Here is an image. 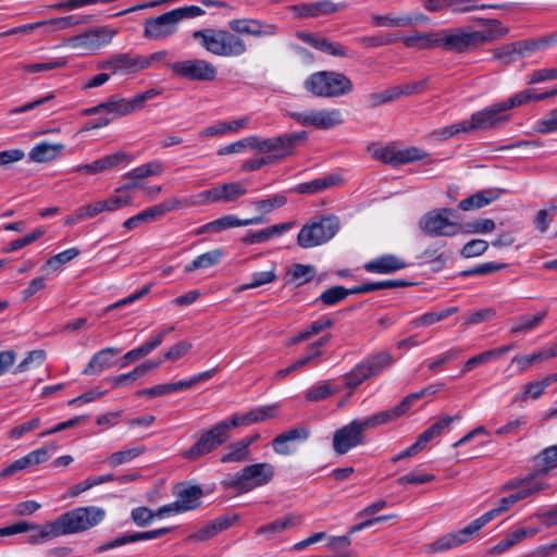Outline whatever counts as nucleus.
Listing matches in <instances>:
<instances>
[{
    "instance_id": "a18cd8bd",
    "label": "nucleus",
    "mask_w": 557,
    "mask_h": 557,
    "mask_svg": "<svg viewBox=\"0 0 557 557\" xmlns=\"http://www.w3.org/2000/svg\"><path fill=\"white\" fill-rule=\"evenodd\" d=\"M339 391V387H332L331 384L324 382L308 388L305 394V399L309 403L321 401Z\"/></svg>"
},
{
    "instance_id": "6ab92c4d",
    "label": "nucleus",
    "mask_w": 557,
    "mask_h": 557,
    "mask_svg": "<svg viewBox=\"0 0 557 557\" xmlns=\"http://www.w3.org/2000/svg\"><path fill=\"white\" fill-rule=\"evenodd\" d=\"M177 21L173 11L145 21L144 37L148 39H164L176 32Z\"/></svg>"
},
{
    "instance_id": "338daca9",
    "label": "nucleus",
    "mask_w": 557,
    "mask_h": 557,
    "mask_svg": "<svg viewBox=\"0 0 557 557\" xmlns=\"http://www.w3.org/2000/svg\"><path fill=\"white\" fill-rule=\"evenodd\" d=\"M398 165L399 164H406L413 161L423 160L429 154L425 151H422L421 149L417 147H409L406 149H398Z\"/></svg>"
},
{
    "instance_id": "c03bdc74",
    "label": "nucleus",
    "mask_w": 557,
    "mask_h": 557,
    "mask_svg": "<svg viewBox=\"0 0 557 557\" xmlns=\"http://www.w3.org/2000/svg\"><path fill=\"white\" fill-rule=\"evenodd\" d=\"M216 372H218V368H212L207 371L195 374L191 377H189L188 380L170 383L172 393L191 388L200 382L210 380L211 377H213L215 375Z\"/></svg>"
},
{
    "instance_id": "20e7f679",
    "label": "nucleus",
    "mask_w": 557,
    "mask_h": 557,
    "mask_svg": "<svg viewBox=\"0 0 557 557\" xmlns=\"http://www.w3.org/2000/svg\"><path fill=\"white\" fill-rule=\"evenodd\" d=\"M274 473V467L271 463H252L224 479L221 484L225 488H233L238 494H244L271 482Z\"/></svg>"
},
{
    "instance_id": "f8f14e48",
    "label": "nucleus",
    "mask_w": 557,
    "mask_h": 557,
    "mask_svg": "<svg viewBox=\"0 0 557 557\" xmlns=\"http://www.w3.org/2000/svg\"><path fill=\"white\" fill-rule=\"evenodd\" d=\"M451 212V209L430 211L422 216L419 226L428 236H455L462 231V226L447 218L446 214Z\"/></svg>"
},
{
    "instance_id": "0eeeda50",
    "label": "nucleus",
    "mask_w": 557,
    "mask_h": 557,
    "mask_svg": "<svg viewBox=\"0 0 557 557\" xmlns=\"http://www.w3.org/2000/svg\"><path fill=\"white\" fill-rule=\"evenodd\" d=\"M339 230V219L329 214L305 224L298 233L297 243L302 248H312L329 242Z\"/></svg>"
},
{
    "instance_id": "9b49d317",
    "label": "nucleus",
    "mask_w": 557,
    "mask_h": 557,
    "mask_svg": "<svg viewBox=\"0 0 557 557\" xmlns=\"http://www.w3.org/2000/svg\"><path fill=\"white\" fill-rule=\"evenodd\" d=\"M116 32L110 27H95L88 32L72 36L67 44L72 49L79 51L81 54L92 53L102 47L109 45Z\"/></svg>"
},
{
    "instance_id": "e2e57ef3",
    "label": "nucleus",
    "mask_w": 557,
    "mask_h": 557,
    "mask_svg": "<svg viewBox=\"0 0 557 557\" xmlns=\"http://www.w3.org/2000/svg\"><path fill=\"white\" fill-rule=\"evenodd\" d=\"M488 248V243L484 239H472L461 249L460 255L463 258H472L483 255Z\"/></svg>"
},
{
    "instance_id": "c85d7f7f",
    "label": "nucleus",
    "mask_w": 557,
    "mask_h": 557,
    "mask_svg": "<svg viewBox=\"0 0 557 557\" xmlns=\"http://www.w3.org/2000/svg\"><path fill=\"white\" fill-rule=\"evenodd\" d=\"M126 160H127V154L125 152L119 151V152L106 156L101 159H98L89 164L79 165L75 169V171L78 173L94 175V174H98L100 172L113 169Z\"/></svg>"
},
{
    "instance_id": "473e14b6",
    "label": "nucleus",
    "mask_w": 557,
    "mask_h": 557,
    "mask_svg": "<svg viewBox=\"0 0 557 557\" xmlns=\"http://www.w3.org/2000/svg\"><path fill=\"white\" fill-rule=\"evenodd\" d=\"M194 39L199 40L200 45L210 53L222 57L221 29L206 28L196 30L193 34Z\"/></svg>"
},
{
    "instance_id": "bb28decb",
    "label": "nucleus",
    "mask_w": 557,
    "mask_h": 557,
    "mask_svg": "<svg viewBox=\"0 0 557 557\" xmlns=\"http://www.w3.org/2000/svg\"><path fill=\"white\" fill-rule=\"evenodd\" d=\"M121 349L115 347H106L97 351L82 371L84 375L99 374L114 364L113 357L119 355Z\"/></svg>"
},
{
    "instance_id": "de8ad7c7",
    "label": "nucleus",
    "mask_w": 557,
    "mask_h": 557,
    "mask_svg": "<svg viewBox=\"0 0 557 557\" xmlns=\"http://www.w3.org/2000/svg\"><path fill=\"white\" fill-rule=\"evenodd\" d=\"M227 450L228 451L226 454H224L220 459L221 462H223V463L242 462V461L249 460V458H250L249 457L250 450L246 449L239 441L232 443L227 447Z\"/></svg>"
},
{
    "instance_id": "2eb2a0df",
    "label": "nucleus",
    "mask_w": 557,
    "mask_h": 557,
    "mask_svg": "<svg viewBox=\"0 0 557 557\" xmlns=\"http://www.w3.org/2000/svg\"><path fill=\"white\" fill-rule=\"evenodd\" d=\"M160 94L161 91L159 89L150 88L144 92L137 94L132 99L111 98L106 101V112L108 114H112L113 116L128 115L133 112L141 110L148 100L159 96Z\"/></svg>"
},
{
    "instance_id": "5701e85b",
    "label": "nucleus",
    "mask_w": 557,
    "mask_h": 557,
    "mask_svg": "<svg viewBox=\"0 0 557 557\" xmlns=\"http://www.w3.org/2000/svg\"><path fill=\"white\" fill-rule=\"evenodd\" d=\"M296 36L312 48L332 57H349L348 49L339 42L331 41L327 38L314 33L297 32Z\"/></svg>"
},
{
    "instance_id": "aec40b11",
    "label": "nucleus",
    "mask_w": 557,
    "mask_h": 557,
    "mask_svg": "<svg viewBox=\"0 0 557 557\" xmlns=\"http://www.w3.org/2000/svg\"><path fill=\"white\" fill-rule=\"evenodd\" d=\"M301 138L300 134H284L277 137L261 139L258 136H249L250 148L260 153H270L272 151L292 152L295 144Z\"/></svg>"
},
{
    "instance_id": "6e6552de",
    "label": "nucleus",
    "mask_w": 557,
    "mask_h": 557,
    "mask_svg": "<svg viewBox=\"0 0 557 557\" xmlns=\"http://www.w3.org/2000/svg\"><path fill=\"white\" fill-rule=\"evenodd\" d=\"M226 425L218 422L209 430L201 431L197 435L196 443L183 453V457L188 460H197L200 457L218 449L230 440V435L226 433Z\"/></svg>"
},
{
    "instance_id": "49530a36",
    "label": "nucleus",
    "mask_w": 557,
    "mask_h": 557,
    "mask_svg": "<svg viewBox=\"0 0 557 557\" xmlns=\"http://www.w3.org/2000/svg\"><path fill=\"white\" fill-rule=\"evenodd\" d=\"M290 281L297 286L310 282L315 275V268L310 264H294L289 271Z\"/></svg>"
},
{
    "instance_id": "a878e982",
    "label": "nucleus",
    "mask_w": 557,
    "mask_h": 557,
    "mask_svg": "<svg viewBox=\"0 0 557 557\" xmlns=\"http://www.w3.org/2000/svg\"><path fill=\"white\" fill-rule=\"evenodd\" d=\"M171 531V528H160L151 531H144V532H135L133 534H126L122 535L120 537H116L100 547H98L97 552L102 553L108 549H112L128 543H134L137 541H145V540H153L161 537L162 535L169 533Z\"/></svg>"
},
{
    "instance_id": "ddd939ff",
    "label": "nucleus",
    "mask_w": 557,
    "mask_h": 557,
    "mask_svg": "<svg viewBox=\"0 0 557 557\" xmlns=\"http://www.w3.org/2000/svg\"><path fill=\"white\" fill-rule=\"evenodd\" d=\"M289 116L304 126H312L320 129H330L344 122L342 112L338 109L290 112Z\"/></svg>"
},
{
    "instance_id": "58836bf2",
    "label": "nucleus",
    "mask_w": 557,
    "mask_h": 557,
    "mask_svg": "<svg viewBox=\"0 0 557 557\" xmlns=\"http://www.w3.org/2000/svg\"><path fill=\"white\" fill-rule=\"evenodd\" d=\"M540 467L534 471V475H547L548 472L557 467V445L543 449L535 458Z\"/></svg>"
},
{
    "instance_id": "72a5a7b5",
    "label": "nucleus",
    "mask_w": 557,
    "mask_h": 557,
    "mask_svg": "<svg viewBox=\"0 0 557 557\" xmlns=\"http://www.w3.org/2000/svg\"><path fill=\"white\" fill-rule=\"evenodd\" d=\"M301 523V517L290 513L283 518H278L265 525H261L257 529L256 533L258 535H265L270 539L272 535L276 533H281L289 528L298 525Z\"/></svg>"
},
{
    "instance_id": "a19ab883",
    "label": "nucleus",
    "mask_w": 557,
    "mask_h": 557,
    "mask_svg": "<svg viewBox=\"0 0 557 557\" xmlns=\"http://www.w3.org/2000/svg\"><path fill=\"white\" fill-rule=\"evenodd\" d=\"M548 310L544 309L534 315L523 314L515 320L510 329L511 334L528 332L536 329L542 321L547 317Z\"/></svg>"
},
{
    "instance_id": "cd10ccee",
    "label": "nucleus",
    "mask_w": 557,
    "mask_h": 557,
    "mask_svg": "<svg viewBox=\"0 0 557 557\" xmlns=\"http://www.w3.org/2000/svg\"><path fill=\"white\" fill-rule=\"evenodd\" d=\"M233 523V520L226 516L218 517L206 523L198 531L188 535L187 540L190 542H205L208 541L220 532L228 529Z\"/></svg>"
},
{
    "instance_id": "393cba45",
    "label": "nucleus",
    "mask_w": 557,
    "mask_h": 557,
    "mask_svg": "<svg viewBox=\"0 0 557 557\" xmlns=\"http://www.w3.org/2000/svg\"><path fill=\"white\" fill-rule=\"evenodd\" d=\"M407 267L404 259L386 253L367 262L363 268L369 273L391 274Z\"/></svg>"
},
{
    "instance_id": "4468645a",
    "label": "nucleus",
    "mask_w": 557,
    "mask_h": 557,
    "mask_svg": "<svg viewBox=\"0 0 557 557\" xmlns=\"http://www.w3.org/2000/svg\"><path fill=\"white\" fill-rule=\"evenodd\" d=\"M176 500L158 509L160 517L196 509L201 504L202 490L197 485L181 486L175 491Z\"/></svg>"
},
{
    "instance_id": "3c124183",
    "label": "nucleus",
    "mask_w": 557,
    "mask_h": 557,
    "mask_svg": "<svg viewBox=\"0 0 557 557\" xmlns=\"http://www.w3.org/2000/svg\"><path fill=\"white\" fill-rule=\"evenodd\" d=\"M539 476L540 475H534V472H532L529 476L522 479V487L519 490L522 499L549 487L548 483L536 481L535 479Z\"/></svg>"
},
{
    "instance_id": "9d476101",
    "label": "nucleus",
    "mask_w": 557,
    "mask_h": 557,
    "mask_svg": "<svg viewBox=\"0 0 557 557\" xmlns=\"http://www.w3.org/2000/svg\"><path fill=\"white\" fill-rule=\"evenodd\" d=\"M17 533H28L26 543L30 545L41 544L53 537L60 536V532L54 520L44 524L20 521L11 525L0 528V536H10Z\"/></svg>"
},
{
    "instance_id": "423d86ee",
    "label": "nucleus",
    "mask_w": 557,
    "mask_h": 557,
    "mask_svg": "<svg viewBox=\"0 0 557 557\" xmlns=\"http://www.w3.org/2000/svg\"><path fill=\"white\" fill-rule=\"evenodd\" d=\"M381 425L375 414L363 420L355 419L337 429L333 434V449L337 455H345L350 449L364 444V432Z\"/></svg>"
},
{
    "instance_id": "5fc2aeb1",
    "label": "nucleus",
    "mask_w": 557,
    "mask_h": 557,
    "mask_svg": "<svg viewBox=\"0 0 557 557\" xmlns=\"http://www.w3.org/2000/svg\"><path fill=\"white\" fill-rule=\"evenodd\" d=\"M370 377L371 376L369 375L368 371L360 362L345 375V386L350 389H355Z\"/></svg>"
},
{
    "instance_id": "ea45409f",
    "label": "nucleus",
    "mask_w": 557,
    "mask_h": 557,
    "mask_svg": "<svg viewBox=\"0 0 557 557\" xmlns=\"http://www.w3.org/2000/svg\"><path fill=\"white\" fill-rule=\"evenodd\" d=\"M456 312H458L457 307H450V308L441 310L438 312H426V313L411 320L408 324V329L413 330L417 327L430 326L436 322H440V321L448 318L449 315H451Z\"/></svg>"
},
{
    "instance_id": "412c9836",
    "label": "nucleus",
    "mask_w": 557,
    "mask_h": 557,
    "mask_svg": "<svg viewBox=\"0 0 557 557\" xmlns=\"http://www.w3.org/2000/svg\"><path fill=\"white\" fill-rule=\"evenodd\" d=\"M246 193L247 189L243 183L232 182L203 190L200 197L205 201L228 203L236 201Z\"/></svg>"
},
{
    "instance_id": "13d9d810",
    "label": "nucleus",
    "mask_w": 557,
    "mask_h": 557,
    "mask_svg": "<svg viewBox=\"0 0 557 557\" xmlns=\"http://www.w3.org/2000/svg\"><path fill=\"white\" fill-rule=\"evenodd\" d=\"M156 517L161 518L157 511H152L150 508L141 506L136 507L131 512V518L134 523L138 527H146L150 524Z\"/></svg>"
},
{
    "instance_id": "0e129e2a",
    "label": "nucleus",
    "mask_w": 557,
    "mask_h": 557,
    "mask_svg": "<svg viewBox=\"0 0 557 557\" xmlns=\"http://www.w3.org/2000/svg\"><path fill=\"white\" fill-rule=\"evenodd\" d=\"M46 360V351L42 349H36L28 352V355L20 362L15 369V373L24 372L29 369L30 364L36 363L40 366Z\"/></svg>"
},
{
    "instance_id": "7ed1b4c3",
    "label": "nucleus",
    "mask_w": 557,
    "mask_h": 557,
    "mask_svg": "<svg viewBox=\"0 0 557 557\" xmlns=\"http://www.w3.org/2000/svg\"><path fill=\"white\" fill-rule=\"evenodd\" d=\"M307 91L317 97L337 98L352 91L349 77L335 71H320L311 74L304 83Z\"/></svg>"
},
{
    "instance_id": "7c9ffc66",
    "label": "nucleus",
    "mask_w": 557,
    "mask_h": 557,
    "mask_svg": "<svg viewBox=\"0 0 557 557\" xmlns=\"http://www.w3.org/2000/svg\"><path fill=\"white\" fill-rule=\"evenodd\" d=\"M63 144H50L41 141L35 145L29 151V160L37 163H45L54 160L63 150Z\"/></svg>"
},
{
    "instance_id": "39448f33",
    "label": "nucleus",
    "mask_w": 557,
    "mask_h": 557,
    "mask_svg": "<svg viewBox=\"0 0 557 557\" xmlns=\"http://www.w3.org/2000/svg\"><path fill=\"white\" fill-rule=\"evenodd\" d=\"M106 516L103 509L96 506L78 507L60 515L54 521L60 536L86 531L99 524Z\"/></svg>"
},
{
    "instance_id": "b1692460",
    "label": "nucleus",
    "mask_w": 557,
    "mask_h": 557,
    "mask_svg": "<svg viewBox=\"0 0 557 557\" xmlns=\"http://www.w3.org/2000/svg\"><path fill=\"white\" fill-rule=\"evenodd\" d=\"M310 436V430L307 426H296L278 434L272 441L273 450L282 456L290 455L294 451L293 443H304Z\"/></svg>"
},
{
    "instance_id": "79ce46f5",
    "label": "nucleus",
    "mask_w": 557,
    "mask_h": 557,
    "mask_svg": "<svg viewBox=\"0 0 557 557\" xmlns=\"http://www.w3.org/2000/svg\"><path fill=\"white\" fill-rule=\"evenodd\" d=\"M412 400L409 396H406L397 406L392 409L377 412L375 413V417L379 419L381 425L386 424L407 413L410 410Z\"/></svg>"
},
{
    "instance_id": "f3484780",
    "label": "nucleus",
    "mask_w": 557,
    "mask_h": 557,
    "mask_svg": "<svg viewBox=\"0 0 557 557\" xmlns=\"http://www.w3.org/2000/svg\"><path fill=\"white\" fill-rule=\"evenodd\" d=\"M147 62L141 60L140 54H131L127 52L116 53L98 64V69L110 70L112 74L135 73L145 70Z\"/></svg>"
},
{
    "instance_id": "c756f323",
    "label": "nucleus",
    "mask_w": 557,
    "mask_h": 557,
    "mask_svg": "<svg viewBox=\"0 0 557 557\" xmlns=\"http://www.w3.org/2000/svg\"><path fill=\"white\" fill-rule=\"evenodd\" d=\"M407 48L417 50L440 49V30L437 32H416L412 35L401 38Z\"/></svg>"
},
{
    "instance_id": "f257e3e1",
    "label": "nucleus",
    "mask_w": 557,
    "mask_h": 557,
    "mask_svg": "<svg viewBox=\"0 0 557 557\" xmlns=\"http://www.w3.org/2000/svg\"><path fill=\"white\" fill-rule=\"evenodd\" d=\"M481 25H490L484 30H473L470 27H449L440 30V49L454 54H468L476 51L481 46L503 37L508 33L500 27V22L495 18H478Z\"/></svg>"
},
{
    "instance_id": "774afa93",
    "label": "nucleus",
    "mask_w": 557,
    "mask_h": 557,
    "mask_svg": "<svg viewBox=\"0 0 557 557\" xmlns=\"http://www.w3.org/2000/svg\"><path fill=\"white\" fill-rule=\"evenodd\" d=\"M191 343L187 341H181L171 346L169 350L164 352L163 359L176 361L184 357L191 349Z\"/></svg>"
},
{
    "instance_id": "864d4df0",
    "label": "nucleus",
    "mask_w": 557,
    "mask_h": 557,
    "mask_svg": "<svg viewBox=\"0 0 557 557\" xmlns=\"http://www.w3.org/2000/svg\"><path fill=\"white\" fill-rule=\"evenodd\" d=\"M373 22L376 26L386 27H406L413 24V18L410 15H401L393 17L391 15H375Z\"/></svg>"
},
{
    "instance_id": "603ef678",
    "label": "nucleus",
    "mask_w": 557,
    "mask_h": 557,
    "mask_svg": "<svg viewBox=\"0 0 557 557\" xmlns=\"http://www.w3.org/2000/svg\"><path fill=\"white\" fill-rule=\"evenodd\" d=\"M347 298L346 287L337 285L325 289L317 299L325 306H334Z\"/></svg>"
},
{
    "instance_id": "f704fd0d",
    "label": "nucleus",
    "mask_w": 557,
    "mask_h": 557,
    "mask_svg": "<svg viewBox=\"0 0 557 557\" xmlns=\"http://www.w3.org/2000/svg\"><path fill=\"white\" fill-rule=\"evenodd\" d=\"M341 182L338 175H329L321 178H315L310 182L300 183L293 187L290 190L299 195H311L325 190L326 188L336 185Z\"/></svg>"
},
{
    "instance_id": "8fccbe9b",
    "label": "nucleus",
    "mask_w": 557,
    "mask_h": 557,
    "mask_svg": "<svg viewBox=\"0 0 557 557\" xmlns=\"http://www.w3.org/2000/svg\"><path fill=\"white\" fill-rule=\"evenodd\" d=\"M276 274L274 270L263 271V272H255L251 274V280L249 283L243 284L237 287V292H244L247 289H252L260 287L265 284H270L276 281Z\"/></svg>"
},
{
    "instance_id": "1a4fd4ad",
    "label": "nucleus",
    "mask_w": 557,
    "mask_h": 557,
    "mask_svg": "<svg viewBox=\"0 0 557 557\" xmlns=\"http://www.w3.org/2000/svg\"><path fill=\"white\" fill-rule=\"evenodd\" d=\"M173 74L190 82H212L218 76V69L205 59H188L168 64Z\"/></svg>"
},
{
    "instance_id": "e433bc0d",
    "label": "nucleus",
    "mask_w": 557,
    "mask_h": 557,
    "mask_svg": "<svg viewBox=\"0 0 557 557\" xmlns=\"http://www.w3.org/2000/svg\"><path fill=\"white\" fill-rule=\"evenodd\" d=\"M371 377L379 375L393 364V357L387 351L371 355L361 361Z\"/></svg>"
},
{
    "instance_id": "37998d69",
    "label": "nucleus",
    "mask_w": 557,
    "mask_h": 557,
    "mask_svg": "<svg viewBox=\"0 0 557 557\" xmlns=\"http://www.w3.org/2000/svg\"><path fill=\"white\" fill-rule=\"evenodd\" d=\"M145 450H146V448L144 446H136V447L127 448L124 450H120V451L111 454L106 459V462L110 467L115 468L117 466H121L123 463L132 461L133 459H135L139 455H141Z\"/></svg>"
},
{
    "instance_id": "dca6fc26",
    "label": "nucleus",
    "mask_w": 557,
    "mask_h": 557,
    "mask_svg": "<svg viewBox=\"0 0 557 557\" xmlns=\"http://www.w3.org/2000/svg\"><path fill=\"white\" fill-rule=\"evenodd\" d=\"M490 521L488 517L484 513L459 531L447 534L437 540L433 543V548L435 550H447L463 544L471 540Z\"/></svg>"
},
{
    "instance_id": "680f3d73",
    "label": "nucleus",
    "mask_w": 557,
    "mask_h": 557,
    "mask_svg": "<svg viewBox=\"0 0 557 557\" xmlns=\"http://www.w3.org/2000/svg\"><path fill=\"white\" fill-rule=\"evenodd\" d=\"M102 212H113L132 202V197L128 195H113L107 199L99 200Z\"/></svg>"
},
{
    "instance_id": "052dcab7",
    "label": "nucleus",
    "mask_w": 557,
    "mask_h": 557,
    "mask_svg": "<svg viewBox=\"0 0 557 557\" xmlns=\"http://www.w3.org/2000/svg\"><path fill=\"white\" fill-rule=\"evenodd\" d=\"M507 267L506 263L486 262L460 272L461 276L488 275Z\"/></svg>"
},
{
    "instance_id": "6e6d98bb",
    "label": "nucleus",
    "mask_w": 557,
    "mask_h": 557,
    "mask_svg": "<svg viewBox=\"0 0 557 557\" xmlns=\"http://www.w3.org/2000/svg\"><path fill=\"white\" fill-rule=\"evenodd\" d=\"M430 81H431L430 77H425V78L417 81V82H410V83H404V84L397 85L396 87L398 90V95H399V97H401V96L407 97V96L422 94L428 89Z\"/></svg>"
},
{
    "instance_id": "a211bd4d",
    "label": "nucleus",
    "mask_w": 557,
    "mask_h": 557,
    "mask_svg": "<svg viewBox=\"0 0 557 557\" xmlns=\"http://www.w3.org/2000/svg\"><path fill=\"white\" fill-rule=\"evenodd\" d=\"M181 205V201L177 198H169L163 202L149 207L139 213L128 218L123 222V227L126 230H134L141 224L152 222L165 213L177 209Z\"/></svg>"
},
{
    "instance_id": "69168bd1",
    "label": "nucleus",
    "mask_w": 557,
    "mask_h": 557,
    "mask_svg": "<svg viewBox=\"0 0 557 557\" xmlns=\"http://www.w3.org/2000/svg\"><path fill=\"white\" fill-rule=\"evenodd\" d=\"M48 458H49L48 449L46 447H41V448H38V449H35V450L28 453L27 455L22 457L21 460H22L25 469H28V468L35 467L39 463L47 461Z\"/></svg>"
},
{
    "instance_id": "4d7b16f0",
    "label": "nucleus",
    "mask_w": 557,
    "mask_h": 557,
    "mask_svg": "<svg viewBox=\"0 0 557 557\" xmlns=\"http://www.w3.org/2000/svg\"><path fill=\"white\" fill-rule=\"evenodd\" d=\"M286 202L287 197L285 194H276L270 198L258 200L253 205L257 210L269 213L274 209L284 207Z\"/></svg>"
},
{
    "instance_id": "2f4dec72",
    "label": "nucleus",
    "mask_w": 557,
    "mask_h": 557,
    "mask_svg": "<svg viewBox=\"0 0 557 557\" xmlns=\"http://www.w3.org/2000/svg\"><path fill=\"white\" fill-rule=\"evenodd\" d=\"M499 191L497 189H483L468 198L462 199L458 208L462 211H470L475 209H481L498 199Z\"/></svg>"
},
{
    "instance_id": "09e8293b",
    "label": "nucleus",
    "mask_w": 557,
    "mask_h": 557,
    "mask_svg": "<svg viewBox=\"0 0 557 557\" xmlns=\"http://www.w3.org/2000/svg\"><path fill=\"white\" fill-rule=\"evenodd\" d=\"M521 52V44L517 41L505 45L500 48H496L493 50V55L495 60L503 62L504 64H510L516 61L517 57Z\"/></svg>"
},
{
    "instance_id": "c9c22d12",
    "label": "nucleus",
    "mask_w": 557,
    "mask_h": 557,
    "mask_svg": "<svg viewBox=\"0 0 557 557\" xmlns=\"http://www.w3.org/2000/svg\"><path fill=\"white\" fill-rule=\"evenodd\" d=\"M222 57H239L247 50L246 42L228 30L221 29Z\"/></svg>"
},
{
    "instance_id": "4c0bfd02",
    "label": "nucleus",
    "mask_w": 557,
    "mask_h": 557,
    "mask_svg": "<svg viewBox=\"0 0 557 557\" xmlns=\"http://www.w3.org/2000/svg\"><path fill=\"white\" fill-rule=\"evenodd\" d=\"M224 252L220 248L201 253L185 267L184 272L190 273L198 269H208L216 265L222 260Z\"/></svg>"
},
{
    "instance_id": "f03ea898",
    "label": "nucleus",
    "mask_w": 557,
    "mask_h": 557,
    "mask_svg": "<svg viewBox=\"0 0 557 557\" xmlns=\"http://www.w3.org/2000/svg\"><path fill=\"white\" fill-rule=\"evenodd\" d=\"M529 101V94L518 92L506 100L486 107L473 113L469 120H465L468 132L488 129L506 123L510 117L509 114L505 113L506 111L520 107Z\"/></svg>"
},
{
    "instance_id": "bf43d9fd",
    "label": "nucleus",
    "mask_w": 557,
    "mask_h": 557,
    "mask_svg": "<svg viewBox=\"0 0 557 557\" xmlns=\"http://www.w3.org/2000/svg\"><path fill=\"white\" fill-rule=\"evenodd\" d=\"M521 499H522V497H521L519 491H517L513 494H510L506 497L500 498L498 502V505L495 508L491 509L490 511L485 512V515L492 521L494 518L498 517L499 515H502L503 512L508 510L513 504H516L517 502H519Z\"/></svg>"
},
{
    "instance_id": "4be33fe9",
    "label": "nucleus",
    "mask_w": 557,
    "mask_h": 557,
    "mask_svg": "<svg viewBox=\"0 0 557 557\" xmlns=\"http://www.w3.org/2000/svg\"><path fill=\"white\" fill-rule=\"evenodd\" d=\"M228 26L236 34L249 35L252 37H271L277 33L276 25L255 18L232 20L228 23Z\"/></svg>"
}]
</instances>
